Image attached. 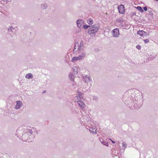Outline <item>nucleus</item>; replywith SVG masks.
I'll list each match as a JSON object with an SVG mask.
<instances>
[{
  "mask_svg": "<svg viewBox=\"0 0 158 158\" xmlns=\"http://www.w3.org/2000/svg\"><path fill=\"white\" fill-rule=\"evenodd\" d=\"M111 140V141H112V143H115V142L114 141H113L112 140Z\"/></svg>",
  "mask_w": 158,
  "mask_h": 158,
  "instance_id": "e433bc0d",
  "label": "nucleus"
},
{
  "mask_svg": "<svg viewBox=\"0 0 158 158\" xmlns=\"http://www.w3.org/2000/svg\"><path fill=\"white\" fill-rule=\"evenodd\" d=\"M100 26L98 24H94L91 26L88 30V32L89 34H95L97 32Z\"/></svg>",
  "mask_w": 158,
  "mask_h": 158,
  "instance_id": "f03ea898",
  "label": "nucleus"
},
{
  "mask_svg": "<svg viewBox=\"0 0 158 158\" xmlns=\"http://www.w3.org/2000/svg\"><path fill=\"white\" fill-rule=\"evenodd\" d=\"M93 19L91 18H89V19L87 20V22L90 25H91L92 24H93Z\"/></svg>",
  "mask_w": 158,
  "mask_h": 158,
  "instance_id": "5701e85b",
  "label": "nucleus"
},
{
  "mask_svg": "<svg viewBox=\"0 0 158 158\" xmlns=\"http://www.w3.org/2000/svg\"><path fill=\"white\" fill-rule=\"evenodd\" d=\"M12 110V109H7L6 110V113L7 114L6 115L10 116V117L14 116L15 113Z\"/></svg>",
  "mask_w": 158,
  "mask_h": 158,
  "instance_id": "9b49d317",
  "label": "nucleus"
},
{
  "mask_svg": "<svg viewBox=\"0 0 158 158\" xmlns=\"http://www.w3.org/2000/svg\"><path fill=\"white\" fill-rule=\"evenodd\" d=\"M80 59H79V57L78 56L77 57H73L72 58L71 61L73 62H74L75 61L79 60Z\"/></svg>",
  "mask_w": 158,
  "mask_h": 158,
  "instance_id": "412c9836",
  "label": "nucleus"
},
{
  "mask_svg": "<svg viewBox=\"0 0 158 158\" xmlns=\"http://www.w3.org/2000/svg\"><path fill=\"white\" fill-rule=\"evenodd\" d=\"M48 7V5L45 3H42L41 5V8L43 9H46Z\"/></svg>",
  "mask_w": 158,
  "mask_h": 158,
  "instance_id": "f3484780",
  "label": "nucleus"
},
{
  "mask_svg": "<svg viewBox=\"0 0 158 158\" xmlns=\"http://www.w3.org/2000/svg\"><path fill=\"white\" fill-rule=\"evenodd\" d=\"M143 96V94H141V95H139L135 98V100L136 101L137 103H142L144 101Z\"/></svg>",
  "mask_w": 158,
  "mask_h": 158,
  "instance_id": "39448f33",
  "label": "nucleus"
},
{
  "mask_svg": "<svg viewBox=\"0 0 158 158\" xmlns=\"http://www.w3.org/2000/svg\"><path fill=\"white\" fill-rule=\"evenodd\" d=\"M2 0L4 2H6L7 1H8V0Z\"/></svg>",
  "mask_w": 158,
  "mask_h": 158,
  "instance_id": "4c0bfd02",
  "label": "nucleus"
},
{
  "mask_svg": "<svg viewBox=\"0 0 158 158\" xmlns=\"http://www.w3.org/2000/svg\"><path fill=\"white\" fill-rule=\"evenodd\" d=\"M127 92L124 94L123 95L122 99L123 101L124 102V103L127 105H130L132 102V99L131 98V97L130 96H127Z\"/></svg>",
  "mask_w": 158,
  "mask_h": 158,
  "instance_id": "20e7f679",
  "label": "nucleus"
},
{
  "mask_svg": "<svg viewBox=\"0 0 158 158\" xmlns=\"http://www.w3.org/2000/svg\"><path fill=\"white\" fill-rule=\"evenodd\" d=\"M89 115H83L80 118V122L82 125H86L91 121V118Z\"/></svg>",
  "mask_w": 158,
  "mask_h": 158,
  "instance_id": "7ed1b4c3",
  "label": "nucleus"
},
{
  "mask_svg": "<svg viewBox=\"0 0 158 158\" xmlns=\"http://www.w3.org/2000/svg\"><path fill=\"white\" fill-rule=\"evenodd\" d=\"M15 28L12 27V26L10 27L9 28H8V31L10 34H12L15 31Z\"/></svg>",
  "mask_w": 158,
  "mask_h": 158,
  "instance_id": "4468645a",
  "label": "nucleus"
},
{
  "mask_svg": "<svg viewBox=\"0 0 158 158\" xmlns=\"http://www.w3.org/2000/svg\"><path fill=\"white\" fill-rule=\"evenodd\" d=\"M118 10L120 13L123 14L125 12L124 7L123 5H120L118 7Z\"/></svg>",
  "mask_w": 158,
  "mask_h": 158,
  "instance_id": "1a4fd4ad",
  "label": "nucleus"
},
{
  "mask_svg": "<svg viewBox=\"0 0 158 158\" xmlns=\"http://www.w3.org/2000/svg\"><path fill=\"white\" fill-rule=\"evenodd\" d=\"M143 41L145 44L148 43L149 42V40L148 39L144 40H143Z\"/></svg>",
  "mask_w": 158,
  "mask_h": 158,
  "instance_id": "2f4dec72",
  "label": "nucleus"
},
{
  "mask_svg": "<svg viewBox=\"0 0 158 158\" xmlns=\"http://www.w3.org/2000/svg\"><path fill=\"white\" fill-rule=\"evenodd\" d=\"M84 21L83 20H82L81 19H79L77 20L76 22V24L77 26V27L80 28L81 27L82 25L83 24H84Z\"/></svg>",
  "mask_w": 158,
  "mask_h": 158,
  "instance_id": "6e6552de",
  "label": "nucleus"
},
{
  "mask_svg": "<svg viewBox=\"0 0 158 158\" xmlns=\"http://www.w3.org/2000/svg\"><path fill=\"white\" fill-rule=\"evenodd\" d=\"M82 111H84V109H82Z\"/></svg>",
  "mask_w": 158,
  "mask_h": 158,
  "instance_id": "ea45409f",
  "label": "nucleus"
},
{
  "mask_svg": "<svg viewBox=\"0 0 158 158\" xmlns=\"http://www.w3.org/2000/svg\"><path fill=\"white\" fill-rule=\"evenodd\" d=\"M116 21L118 23H122L123 22V19L121 18H120L119 19H116Z\"/></svg>",
  "mask_w": 158,
  "mask_h": 158,
  "instance_id": "bb28decb",
  "label": "nucleus"
},
{
  "mask_svg": "<svg viewBox=\"0 0 158 158\" xmlns=\"http://www.w3.org/2000/svg\"><path fill=\"white\" fill-rule=\"evenodd\" d=\"M77 51H77V50H75V49H74L73 50V52H76Z\"/></svg>",
  "mask_w": 158,
  "mask_h": 158,
  "instance_id": "f704fd0d",
  "label": "nucleus"
},
{
  "mask_svg": "<svg viewBox=\"0 0 158 158\" xmlns=\"http://www.w3.org/2000/svg\"><path fill=\"white\" fill-rule=\"evenodd\" d=\"M77 102L80 107H84V106L85 105V104L84 102L81 101V100H78L77 101Z\"/></svg>",
  "mask_w": 158,
  "mask_h": 158,
  "instance_id": "2eb2a0df",
  "label": "nucleus"
},
{
  "mask_svg": "<svg viewBox=\"0 0 158 158\" xmlns=\"http://www.w3.org/2000/svg\"><path fill=\"white\" fill-rule=\"evenodd\" d=\"M143 9L144 10L146 11L147 10V8L146 6H145L143 7Z\"/></svg>",
  "mask_w": 158,
  "mask_h": 158,
  "instance_id": "72a5a7b5",
  "label": "nucleus"
},
{
  "mask_svg": "<svg viewBox=\"0 0 158 158\" xmlns=\"http://www.w3.org/2000/svg\"><path fill=\"white\" fill-rule=\"evenodd\" d=\"M93 100H94L97 101L98 100V98L96 96H94L93 97Z\"/></svg>",
  "mask_w": 158,
  "mask_h": 158,
  "instance_id": "c756f323",
  "label": "nucleus"
},
{
  "mask_svg": "<svg viewBox=\"0 0 158 158\" xmlns=\"http://www.w3.org/2000/svg\"><path fill=\"white\" fill-rule=\"evenodd\" d=\"M84 43L82 40H81L80 41V44H79V48H81V50H83L84 48Z\"/></svg>",
  "mask_w": 158,
  "mask_h": 158,
  "instance_id": "4be33fe9",
  "label": "nucleus"
},
{
  "mask_svg": "<svg viewBox=\"0 0 158 158\" xmlns=\"http://www.w3.org/2000/svg\"><path fill=\"white\" fill-rule=\"evenodd\" d=\"M29 135V136L28 137V139H29L27 140H28V142H29L32 141L34 139V137L33 136L32 134L31 135L30 134Z\"/></svg>",
  "mask_w": 158,
  "mask_h": 158,
  "instance_id": "dca6fc26",
  "label": "nucleus"
},
{
  "mask_svg": "<svg viewBox=\"0 0 158 158\" xmlns=\"http://www.w3.org/2000/svg\"><path fill=\"white\" fill-rule=\"evenodd\" d=\"M83 28L85 29H87L88 28V27H90V26H89V25H83Z\"/></svg>",
  "mask_w": 158,
  "mask_h": 158,
  "instance_id": "c85d7f7f",
  "label": "nucleus"
},
{
  "mask_svg": "<svg viewBox=\"0 0 158 158\" xmlns=\"http://www.w3.org/2000/svg\"><path fill=\"white\" fill-rule=\"evenodd\" d=\"M113 35L114 37H117L119 35V30L118 28H115L112 30Z\"/></svg>",
  "mask_w": 158,
  "mask_h": 158,
  "instance_id": "423d86ee",
  "label": "nucleus"
},
{
  "mask_svg": "<svg viewBox=\"0 0 158 158\" xmlns=\"http://www.w3.org/2000/svg\"><path fill=\"white\" fill-rule=\"evenodd\" d=\"M80 112H81V113H82V112H81V110H80Z\"/></svg>",
  "mask_w": 158,
  "mask_h": 158,
  "instance_id": "79ce46f5",
  "label": "nucleus"
},
{
  "mask_svg": "<svg viewBox=\"0 0 158 158\" xmlns=\"http://www.w3.org/2000/svg\"><path fill=\"white\" fill-rule=\"evenodd\" d=\"M137 33L138 35L141 36H146L147 35V33L143 30L138 31Z\"/></svg>",
  "mask_w": 158,
  "mask_h": 158,
  "instance_id": "f8f14e48",
  "label": "nucleus"
},
{
  "mask_svg": "<svg viewBox=\"0 0 158 158\" xmlns=\"http://www.w3.org/2000/svg\"><path fill=\"white\" fill-rule=\"evenodd\" d=\"M136 9L141 12H143V10L142 7L140 6H137Z\"/></svg>",
  "mask_w": 158,
  "mask_h": 158,
  "instance_id": "a878e982",
  "label": "nucleus"
},
{
  "mask_svg": "<svg viewBox=\"0 0 158 158\" xmlns=\"http://www.w3.org/2000/svg\"><path fill=\"white\" fill-rule=\"evenodd\" d=\"M76 49H77V48L76 47V45H75V46H74V49H75V50H76Z\"/></svg>",
  "mask_w": 158,
  "mask_h": 158,
  "instance_id": "c9c22d12",
  "label": "nucleus"
},
{
  "mask_svg": "<svg viewBox=\"0 0 158 158\" xmlns=\"http://www.w3.org/2000/svg\"><path fill=\"white\" fill-rule=\"evenodd\" d=\"M79 45H78L77 46V51H79V50H81V48H79Z\"/></svg>",
  "mask_w": 158,
  "mask_h": 158,
  "instance_id": "473e14b6",
  "label": "nucleus"
},
{
  "mask_svg": "<svg viewBox=\"0 0 158 158\" xmlns=\"http://www.w3.org/2000/svg\"><path fill=\"white\" fill-rule=\"evenodd\" d=\"M122 144L123 145V146H125L124 144V143H123Z\"/></svg>",
  "mask_w": 158,
  "mask_h": 158,
  "instance_id": "58836bf2",
  "label": "nucleus"
},
{
  "mask_svg": "<svg viewBox=\"0 0 158 158\" xmlns=\"http://www.w3.org/2000/svg\"><path fill=\"white\" fill-rule=\"evenodd\" d=\"M73 70L75 72V73L77 74V68L76 67H74L73 68Z\"/></svg>",
  "mask_w": 158,
  "mask_h": 158,
  "instance_id": "cd10ccee",
  "label": "nucleus"
},
{
  "mask_svg": "<svg viewBox=\"0 0 158 158\" xmlns=\"http://www.w3.org/2000/svg\"><path fill=\"white\" fill-rule=\"evenodd\" d=\"M22 135H20L22 138L23 141H25L28 139V135L30 134L32 135V131L31 129H25L24 128L22 130Z\"/></svg>",
  "mask_w": 158,
  "mask_h": 158,
  "instance_id": "f257e3e1",
  "label": "nucleus"
},
{
  "mask_svg": "<svg viewBox=\"0 0 158 158\" xmlns=\"http://www.w3.org/2000/svg\"><path fill=\"white\" fill-rule=\"evenodd\" d=\"M69 78L70 80L72 81H73L74 80V76L71 74L69 75Z\"/></svg>",
  "mask_w": 158,
  "mask_h": 158,
  "instance_id": "393cba45",
  "label": "nucleus"
},
{
  "mask_svg": "<svg viewBox=\"0 0 158 158\" xmlns=\"http://www.w3.org/2000/svg\"><path fill=\"white\" fill-rule=\"evenodd\" d=\"M83 77L84 81L85 82L88 83L92 79L89 77V75H85L84 76H83Z\"/></svg>",
  "mask_w": 158,
  "mask_h": 158,
  "instance_id": "0eeeda50",
  "label": "nucleus"
},
{
  "mask_svg": "<svg viewBox=\"0 0 158 158\" xmlns=\"http://www.w3.org/2000/svg\"><path fill=\"white\" fill-rule=\"evenodd\" d=\"M45 91H44V92H45Z\"/></svg>",
  "mask_w": 158,
  "mask_h": 158,
  "instance_id": "37998d69",
  "label": "nucleus"
},
{
  "mask_svg": "<svg viewBox=\"0 0 158 158\" xmlns=\"http://www.w3.org/2000/svg\"><path fill=\"white\" fill-rule=\"evenodd\" d=\"M22 105V102L20 101H17L16 105L15 106V109H20Z\"/></svg>",
  "mask_w": 158,
  "mask_h": 158,
  "instance_id": "ddd939ff",
  "label": "nucleus"
},
{
  "mask_svg": "<svg viewBox=\"0 0 158 158\" xmlns=\"http://www.w3.org/2000/svg\"><path fill=\"white\" fill-rule=\"evenodd\" d=\"M100 141L104 145L108 146V142L105 140H104L103 139H100Z\"/></svg>",
  "mask_w": 158,
  "mask_h": 158,
  "instance_id": "6ab92c4d",
  "label": "nucleus"
},
{
  "mask_svg": "<svg viewBox=\"0 0 158 158\" xmlns=\"http://www.w3.org/2000/svg\"><path fill=\"white\" fill-rule=\"evenodd\" d=\"M85 56V52H82L81 55H79L78 56L79 57V59L80 60H81L83 59Z\"/></svg>",
  "mask_w": 158,
  "mask_h": 158,
  "instance_id": "a211bd4d",
  "label": "nucleus"
},
{
  "mask_svg": "<svg viewBox=\"0 0 158 158\" xmlns=\"http://www.w3.org/2000/svg\"><path fill=\"white\" fill-rule=\"evenodd\" d=\"M90 131L93 133H95V134H96V129H93L92 127L90 128L89 129Z\"/></svg>",
  "mask_w": 158,
  "mask_h": 158,
  "instance_id": "b1692460",
  "label": "nucleus"
},
{
  "mask_svg": "<svg viewBox=\"0 0 158 158\" xmlns=\"http://www.w3.org/2000/svg\"><path fill=\"white\" fill-rule=\"evenodd\" d=\"M83 94L82 93L79 92H78L77 95L76 96V97L78 100H82L84 99L83 96Z\"/></svg>",
  "mask_w": 158,
  "mask_h": 158,
  "instance_id": "9d476101",
  "label": "nucleus"
},
{
  "mask_svg": "<svg viewBox=\"0 0 158 158\" xmlns=\"http://www.w3.org/2000/svg\"><path fill=\"white\" fill-rule=\"evenodd\" d=\"M155 1H158V0H155Z\"/></svg>",
  "mask_w": 158,
  "mask_h": 158,
  "instance_id": "a19ab883",
  "label": "nucleus"
},
{
  "mask_svg": "<svg viewBox=\"0 0 158 158\" xmlns=\"http://www.w3.org/2000/svg\"><path fill=\"white\" fill-rule=\"evenodd\" d=\"M33 77V75L31 73H28L26 75L25 77L26 78L30 79L31 78Z\"/></svg>",
  "mask_w": 158,
  "mask_h": 158,
  "instance_id": "aec40b11",
  "label": "nucleus"
},
{
  "mask_svg": "<svg viewBox=\"0 0 158 158\" xmlns=\"http://www.w3.org/2000/svg\"><path fill=\"white\" fill-rule=\"evenodd\" d=\"M136 48L138 50H140L141 48V47L140 45L138 44L136 46Z\"/></svg>",
  "mask_w": 158,
  "mask_h": 158,
  "instance_id": "7c9ffc66",
  "label": "nucleus"
}]
</instances>
